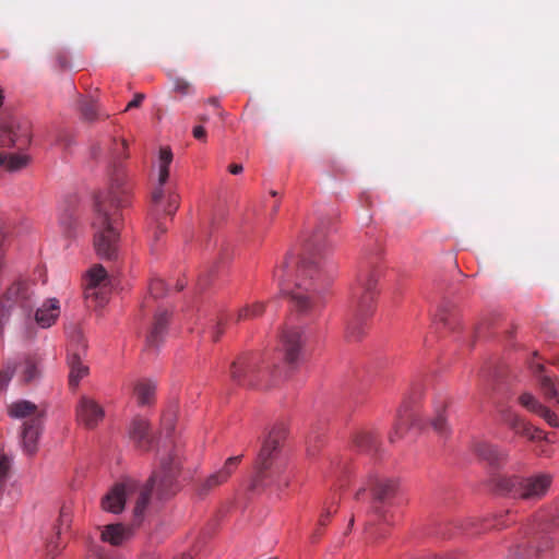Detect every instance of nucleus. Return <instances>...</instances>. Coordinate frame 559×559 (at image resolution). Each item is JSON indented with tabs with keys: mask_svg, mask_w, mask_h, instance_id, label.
Listing matches in <instances>:
<instances>
[{
	"mask_svg": "<svg viewBox=\"0 0 559 559\" xmlns=\"http://www.w3.org/2000/svg\"><path fill=\"white\" fill-rule=\"evenodd\" d=\"M324 239L322 229L314 231L299 259L288 253L273 272L281 293L289 295L295 309L302 314H314L324 304L330 252Z\"/></svg>",
	"mask_w": 559,
	"mask_h": 559,
	"instance_id": "f257e3e1",
	"label": "nucleus"
},
{
	"mask_svg": "<svg viewBox=\"0 0 559 559\" xmlns=\"http://www.w3.org/2000/svg\"><path fill=\"white\" fill-rule=\"evenodd\" d=\"M131 203V186L123 169L117 168L111 175L108 190L95 199L94 248L102 259L118 257L121 210Z\"/></svg>",
	"mask_w": 559,
	"mask_h": 559,
	"instance_id": "f03ea898",
	"label": "nucleus"
},
{
	"mask_svg": "<svg viewBox=\"0 0 559 559\" xmlns=\"http://www.w3.org/2000/svg\"><path fill=\"white\" fill-rule=\"evenodd\" d=\"M180 464L177 454H169L160 460L159 468L153 473L145 486H141L134 479H126L115 485L102 499L103 509L119 513L128 499H134V516L141 518L153 490L159 499H167L176 493Z\"/></svg>",
	"mask_w": 559,
	"mask_h": 559,
	"instance_id": "7ed1b4c3",
	"label": "nucleus"
},
{
	"mask_svg": "<svg viewBox=\"0 0 559 559\" xmlns=\"http://www.w3.org/2000/svg\"><path fill=\"white\" fill-rule=\"evenodd\" d=\"M559 514L537 513L522 526L510 547V559H552L556 543L551 534L559 526Z\"/></svg>",
	"mask_w": 559,
	"mask_h": 559,
	"instance_id": "20e7f679",
	"label": "nucleus"
},
{
	"mask_svg": "<svg viewBox=\"0 0 559 559\" xmlns=\"http://www.w3.org/2000/svg\"><path fill=\"white\" fill-rule=\"evenodd\" d=\"M284 439V427L277 426L269 432L263 441L254 464V473L250 486L252 490L270 486L280 487L288 485V477L285 476L287 463L281 454V444Z\"/></svg>",
	"mask_w": 559,
	"mask_h": 559,
	"instance_id": "39448f33",
	"label": "nucleus"
},
{
	"mask_svg": "<svg viewBox=\"0 0 559 559\" xmlns=\"http://www.w3.org/2000/svg\"><path fill=\"white\" fill-rule=\"evenodd\" d=\"M379 273L365 269L358 274L350 296L352 316L346 323L345 338L357 342L366 333V320L373 313Z\"/></svg>",
	"mask_w": 559,
	"mask_h": 559,
	"instance_id": "423d86ee",
	"label": "nucleus"
},
{
	"mask_svg": "<svg viewBox=\"0 0 559 559\" xmlns=\"http://www.w3.org/2000/svg\"><path fill=\"white\" fill-rule=\"evenodd\" d=\"M493 489L503 496L536 503L544 499L551 488L554 476L547 472L530 475L495 474L491 476Z\"/></svg>",
	"mask_w": 559,
	"mask_h": 559,
	"instance_id": "0eeeda50",
	"label": "nucleus"
},
{
	"mask_svg": "<svg viewBox=\"0 0 559 559\" xmlns=\"http://www.w3.org/2000/svg\"><path fill=\"white\" fill-rule=\"evenodd\" d=\"M269 376L266 368L260 367L259 357L255 355H243L233 361L230 366V379L240 386H269L263 383Z\"/></svg>",
	"mask_w": 559,
	"mask_h": 559,
	"instance_id": "6e6552de",
	"label": "nucleus"
},
{
	"mask_svg": "<svg viewBox=\"0 0 559 559\" xmlns=\"http://www.w3.org/2000/svg\"><path fill=\"white\" fill-rule=\"evenodd\" d=\"M34 305L33 285L25 278L13 280L0 297V310L10 312L13 309H21L29 314Z\"/></svg>",
	"mask_w": 559,
	"mask_h": 559,
	"instance_id": "1a4fd4ad",
	"label": "nucleus"
},
{
	"mask_svg": "<svg viewBox=\"0 0 559 559\" xmlns=\"http://www.w3.org/2000/svg\"><path fill=\"white\" fill-rule=\"evenodd\" d=\"M397 486V480L394 478L371 474L368 476L366 485L357 491L356 498L359 499L362 492L370 490L373 499L372 511L379 518L385 519V510L379 504H384L392 499L396 493Z\"/></svg>",
	"mask_w": 559,
	"mask_h": 559,
	"instance_id": "9d476101",
	"label": "nucleus"
},
{
	"mask_svg": "<svg viewBox=\"0 0 559 559\" xmlns=\"http://www.w3.org/2000/svg\"><path fill=\"white\" fill-rule=\"evenodd\" d=\"M307 337L301 328L286 325L280 335V346L288 365H296L304 353Z\"/></svg>",
	"mask_w": 559,
	"mask_h": 559,
	"instance_id": "9b49d317",
	"label": "nucleus"
},
{
	"mask_svg": "<svg viewBox=\"0 0 559 559\" xmlns=\"http://www.w3.org/2000/svg\"><path fill=\"white\" fill-rule=\"evenodd\" d=\"M264 311V302L253 301L252 304H247L241 307L236 314H222L217 320L216 328L213 333V340L218 341L224 332V329L227 328L230 323H240L254 320L260 318Z\"/></svg>",
	"mask_w": 559,
	"mask_h": 559,
	"instance_id": "f8f14e48",
	"label": "nucleus"
},
{
	"mask_svg": "<svg viewBox=\"0 0 559 559\" xmlns=\"http://www.w3.org/2000/svg\"><path fill=\"white\" fill-rule=\"evenodd\" d=\"M241 460L242 455L228 457L219 469L209 475L199 484V493L206 495L216 487L225 484L233 475V473L237 469V467L241 463Z\"/></svg>",
	"mask_w": 559,
	"mask_h": 559,
	"instance_id": "ddd939ff",
	"label": "nucleus"
},
{
	"mask_svg": "<svg viewBox=\"0 0 559 559\" xmlns=\"http://www.w3.org/2000/svg\"><path fill=\"white\" fill-rule=\"evenodd\" d=\"M107 286V271L100 264L94 265L87 274L85 284V298L97 302L105 300L104 288Z\"/></svg>",
	"mask_w": 559,
	"mask_h": 559,
	"instance_id": "4468645a",
	"label": "nucleus"
},
{
	"mask_svg": "<svg viewBox=\"0 0 559 559\" xmlns=\"http://www.w3.org/2000/svg\"><path fill=\"white\" fill-rule=\"evenodd\" d=\"M152 211L156 215H174L179 207V195L164 186L156 187L151 195Z\"/></svg>",
	"mask_w": 559,
	"mask_h": 559,
	"instance_id": "2eb2a0df",
	"label": "nucleus"
},
{
	"mask_svg": "<svg viewBox=\"0 0 559 559\" xmlns=\"http://www.w3.org/2000/svg\"><path fill=\"white\" fill-rule=\"evenodd\" d=\"M43 425L44 419L40 417L24 420L21 431V444L27 455H34L37 452Z\"/></svg>",
	"mask_w": 559,
	"mask_h": 559,
	"instance_id": "dca6fc26",
	"label": "nucleus"
},
{
	"mask_svg": "<svg viewBox=\"0 0 559 559\" xmlns=\"http://www.w3.org/2000/svg\"><path fill=\"white\" fill-rule=\"evenodd\" d=\"M103 407L93 399L82 396L76 407V416L80 423L87 428H94L104 418Z\"/></svg>",
	"mask_w": 559,
	"mask_h": 559,
	"instance_id": "f3484780",
	"label": "nucleus"
},
{
	"mask_svg": "<svg viewBox=\"0 0 559 559\" xmlns=\"http://www.w3.org/2000/svg\"><path fill=\"white\" fill-rule=\"evenodd\" d=\"M502 421L508 425L516 435L525 437L532 441L543 438L542 430L532 427L520 415L512 411H506L501 415Z\"/></svg>",
	"mask_w": 559,
	"mask_h": 559,
	"instance_id": "a211bd4d",
	"label": "nucleus"
},
{
	"mask_svg": "<svg viewBox=\"0 0 559 559\" xmlns=\"http://www.w3.org/2000/svg\"><path fill=\"white\" fill-rule=\"evenodd\" d=\"M502 421L508 425L516 435L525 437L532 441L543 438L542 430L532 427L520 415L512 411H506L501 415Z\"/></svg>",
	"mask_w": 559,
	"mask_h": 559,
	"instance_id": "6ab92c4d",
	"label": "nucleus"
},
{
	"mask_svg": "<svg viewBox=\"0 0 559 559\" xmlns=\"http://www.w3.org/2000/svg\"><path fill=\"white\" fill-rule=\"evenodd\" d=\"M502 421L508 425L516 435L525 437L532 441L543 438L542 430L532 427L520 415L512 411H506L501 415Z\"/></svg>",
	"mask_w": 559,
	"mask_h": 559,
	"instance_id": "aec40b11",
	"label": "nucleus"
},
{
	"mask_svg": "<svg viewBox=\"0 0 559 559\" xmlns=\"http://www.w3.org/2000/svg\"><path fill=\"white\" fill-rule=\"evenodd\" d=\"M475 454L492 467H501L508 460V451L487 441H479L474 445Z\"/></svg>",
	"mask_w": 559,
	"mask_h": 559,
	"instance_id": "412c9836",
	"label": "nucleus"
},
{
	"mask_svg": "<svg viewBox=\"0 0 559 559\" xmlns=\"http://www.w3.org/2000/svg\"><path fill=\"white\" fill-rule=\"evenodd\" d=\"M60 313V301L57 298H48L36 309L34 319L41 329H48L57 322Z\"/></svg>",
	"mask_w": 559,
	"mask_h": 559,
	"instance_id": "4be33fe9",
	"label": "nucleus"
},
{
	"mask_svg": "<svg viewBox=\"0 0 559 559\" xmlns=\"http://www.w3.org/2000/svg\"><path fill=\"white\" fill-rule=\"evenodd\" d=\"M168 321L169 313L167 310H159L155 313L153 325L146 336V346L148 348H157L164 341Z\"/></svg>",
	"mask_w": 559,
	"mask_h": 559,
	"instance_id": "5701e85b",
	"label": "nucleus"
},
{
	"mask_svg": "<svg viewBox=\"0 0 559 559\" xmlns=\"http://www.w3.org/2000/svg\"><path fill=\"white\" fill-rule=\"evenodd\" d=\"M531 369L538 376L539 386L547 400H556L559 405V380L544 374V365L532 362Z\"/></svg>",
	"mask_w": 559,
	"mask_h": 559,
	"instance_id": "b1692460",
	"label": "nucleus"
},
{
	"mask_svg": "<svg viewBox=\"0 0 559 559\" xmlns=\"http://www.w3.org/2000/svg\"><path fill=\"white\" fill-rule=\"evenodd\" d=\"M129 435L135 445L147 451L151 448L152 435L148 423L143 418H134L131 423Z\"/></svg>",
	"mask_w": 559,
	"mask_h": 559,
	"instance_id": "393cba45",
	"label": "nucleus"
},
{
	"mask_svg": "<svg viewBox=\"0 0 559 559\" xmlns=\"http://www.w3.org/2000/svg\"><path fill=\"white\" fill-rule=\"evenodd\" d=\"M8 413L12 418L17 419L27 420L33 419L34 417H40L44 419V413L38 409L37 405L26 400L12 403L9 406Z\"/></svg>",
	"mask_w": 559,
	"mask_h": 559,
	"instance_id": "a878e982",
	"label": "nucleus"
},
{
	"mask_svg": "<svg viewBox=\"0 0 559 559\" xmlns=\"http://www.w3.org/2000/svg\"><path fill=\"white\" fill-rule=\"evenodd\" d=\"M131 531L122 524L105 525L100 532V539L112 546H120L130 538Z\"/></svg>",
	"mask_w": 559,
	"mask_h": 559,
	"instance_id": "bb28decb",
	"label": "nucleus"
},
{
	"mask_svg": "<svg viewBox=\"0 0 559 559\" xmlns=\"http://www.w3.org/2000/svg\"><path fill=\"white\" fill-rule=\"evenodd\" d=\"M156 384L151 380H140L134 384L133 393L138 404L141 406L150 405L155 397Z\"/></svg>",
	"mask_w": 559,
	"mask_h": 559,
	"instance_id": "cd10ccee",
	"label": "nucleus"
},
{
	"mask_svg": "<svg viewBox=\"0 0 559 559\" xmlns=\"http://www.w3.org/2000/svg\"><path fill=\"white\" fill-rule=\"evenodd\" d=\"M68 364L70 367L69 384L72 389H75L80 381L88 373V368L81 361L79 353L69 356Z\"/></svg>",
	"mask_w": 559,
	"mask_h": 559,
	"instance_id": "c85d7f7f",
	"label": "nucleus"
},
{
	"mask_svg": "<svg viewBox=\"0 0 559 559\" xmlns=\"http://www.w3.org/2000/svg\"><path fill=\"white\" fill-rule=\"evenodd\" d=\"M173 162V152L170 147H160L157 160L158 167V183L157 187H163L169 178V167Z\"/></svg>",
	"mask_w": 559,
	"mask_h": 559,
	"instance_id": "c756f323",
	"label": "nucleus"
},
{
	"mask_svg": "<svg viewBox=\"0 0 559 559\" xmlns=\"http://www.w3.org/2000/svg\"><path fill=\"white\" fill-rule=\"evenodd\" d=\"M0 158L3 169L9 173L20 171L29 163V157L25 154L0 153Z\"/></svg>",
	"mask_w": 559,
	"mask_h": 559,
	"instance_id": "7c9ffc66",
	"label": "nucleus"
},
{
	"mask_svg": "<svg viewBox=\"0 0 559 559\" xmlns=\"http://www.w3.org/2000/svg\"><path fill=\"white\" fill-rule=\"evenodd\" d=\"M353 442L357 450L361 452H370L376 450L378 445L376 435L372 431L367 430L358 431L355 435Z\"/></svg>",
	"mask_w": 559,
	"mask_h": 559,
	"instance_id": "2f4dec72",
	"label": "nucleus"
},
{
	"mask_svg": "<svg viewBox=\"0 0 559 559\" xmlns=\"http://www.w3.org/2000/svg\"><path fill=\"white\" fill-rule=\"evenodd\" d=\"M151 225L148 229L150 239L152 242V250H156L162 236L167 231V226L160 221L159 215L151 212Z\"/></svg>",
	"mask_w": 559,
	"mask_h": 559,
	"instance_id": "473e14b6",
	"label": "nucleus"
},
{
	"mask_svg": "<svg viewBox=\"0 0 559 559\" xmlns=\"http://www.w3.org/2000/svg\"><path fill=\"white\" fill-rule=\"evenodd\" d=\"M39 376V370L37 368V362L32 357H26L22 365L21 370V380L24 383H31Z\"/></svg>",
	"mask_w": 559,
	"mask_h": 559,
	"instance_id": "72a5a7b5",
	"label": "nucleus"
},
{
	"mask_svg": "<svg viewBox=\"0 0 559 559\" xmlns=\"http://www.w3.org/2000/svg\"><path fill=\"white\" fill-rule=\"evenodd\" d=\"M431 426L437 433L441 436L448 435L449 426L447 424L444 404H441L440 407L436 408V416L431 420Z\"/></svg>",
	"mask_w": 559,
	"mask_h": 559,
	"instance_id": "f704fd0d",
	"label": "nucleus"
},
{
	"mask_svg": "<svg viewBox=\"0 0 559 559\" xmlns=\"http://www.w3.org/2000/svg\"><path fill=\"white\" fill-rule=\"evenodd\" d=\"M407 409H406V406H401L397 411V421L394 426V430L392 433H390L389 436V440L391 443H394L396 442L399 439L402 438L403 436V432H404V427L405 425L407 424V419H408V416H407Z\"/></svg>",
	"mask_w": 559,
	"mask_h": 559,
	"instance_id": "c9c22d12",
	"label": "nucleus"
},
{
	"mask_svg": "<svg viewBox=\"0 0 559 559\" xmlns=\"http://www.w3.org/2000/svg\"><path fill=\"white\" fill-rule=\"evenodd\" d=\"M519 403L521 406L536 415H538L544 408V405L534 395L527 392L522 393L519 396Z\"/></svg>",
	"mask_w": 559,
	"mask_h": 559,
	"instance_id": "e433bc0d",
	"label": "nucleus"
},
{
	"mask_svg": "<svg viewBox=\"0 0 559 559\" xmlns=\"http://www.w3.org/2000/svg\"><path fill=\"white\" fill-rule=\"evenodd\" d=\"M11 474V459L5 454H0V496L3 493L7 481Z\"/></svg>",
	"mask_w": 559,
	"mask_h": 559,
	"instance_id": "4c0bfd02",
	"label": "nucleus"
},
{
	"mask_svg": "<svg viewBox=\"0 0 559 559\" xmlns=\"http://www.w3.org/2000/svg\"><path fill=\"white\" fill-rule=\"evenodd\" d=\"M15 142V132L12 127L0 122V147H12Z\"/></svg>",
	"mask_w": 559,
	"mask_h": 559,
	"instance_id": "58836bf2",
	"label": "nucleus"
},
{
	"mask_svg": "<svg viewBox=\"0 0 559 559\" xmlns=\"http://www.w3.org/2000/svg\"><path fill=\"white\" fill-rule=\"evenodd\" d=\"M80 109L85 120L93 121L98 118V108L94 100H83Z\"/></svg>",
	"mask_w": 559,
	"mask_h": 559,
	"instance_id": "ea45409f",
	"label": "nucleus"
},
{
	"mask_svg": "<svg viewBox=\"0 0 559 559\" xmlns=\"http://www.w3.org/2000/svg\"><path fill=\"white\" fill-rule=\"evenodd\" d=\"M15 370H16V365L13 362H8L3 367V369L0 370V391L4 390L8 386Z\"/></svg>",
	"mask_w": 559,
	"mask_h": 559,
	"instance_id": "a19ab883",
	"label": "nucleus"
},
{
	"mask_svg": "<svg viewBox=\"0 0 559 559\" xmlns=\"http://www.w3.org/2000/svg\"><path fill=\"white\" fill-rule=\"evenodd\" d=\"M150 295L154 298H159L164 296L166 292V286L163 280L154 278L151 281L148 286Z\"/></svg>",
	"mask_w": 559,
	"mask_h": 559,
	"instance_id": "79ce46f5",
	"label": "nucleus"
},
{
	"mask_svg": "<svg viewBox=\"0 0 559 559\" xmlns=\"http://www.w3.org/2000/svg\"><path fill=\"white\" fill-rule=\"evenodd\" d=\"M69 337L73 344L78 346V349H85L86 343L83 336L82 331L76 325H73L70 331H68Z\"/></svg>",
	"mask_w": 559,
	"mask_h": 559,
	"instance_id": "37998d69",
	"label": "nucleus"
},
{
	"mask_svg": "<svg viewBox=\"0 0 559 559\" xmlns=\"http://www.w3.org/2000/svg\"><path fill=\"white\" fill-rule=\"evenodd\" d=\"M174 91L176 93H179L181 95H188L192 92L191 84L181 78H175L174 79Z\"/></svg>",
	"mask_w": 559,
	"mask_h": 559,
	"instance_id": "c03bdc74",
	"label": "nucleus"
},
{
	"mask_svg": "<svg viewBox=\"0 0 559 559\" xmlns=\"http://www.w3.org/2000/svg\"><path fill=\"white\" fill-rule=\"evenodd\" d=\"M546 423L551 427H559V418L558 415L550 411L548 407L544 406L543 411L538 414Z\"/></svg>",
	"mask_w": 559,
	"mask_h": 559,
	"instance_id": "a18cd8bd",
	"label": "nucleus"
},
{
	"mask_svg": "<svg viewBox=\"0 0 559 559\" xmlns=\"http://www.w3.org/2000/svg\"><path fill=\"white\" fill-rule=\"evenodd\" d=\"M75 224V218L72 214L66 213L60 217V225L64 228V231L70 235L71 230Z\"/></svg>",
	"mask_w": 559,
	"mask_h": 559,
	"instance_id": "49530a36",
	"label": "nucleus"
},
{
	"mask_svg": "<svg viewBox=\"0 0 559 559\" xmlns=\"http://www.w3.org/2000/svg\"><path fill=\"white\" fill-rule=\"evenodd\" d=\"M128 150V142L126 140H121L119 143H116V147L114 151L115 158H126Z\"/></svg>",
	"mask_w": 559,
	"mask_h": 559,
	"instance_id": "de8ad7c7",
	"label": "nucleus"
},
{
	"mask_svg": "<svg viewBox=\"0 0 559 559\" xmlns=\"http://www.w3.org/2000/svg\"><path fill=\"white\" fill-rule=\"evenodd\" d=\"M144 94L142 93H138L134 95V98L127 105L126 107V111L127 110H130L132 108H136V107H140V105L142 104L143 99H144Z\"/></svg>",
	"mask_w": 559,
	"mask_h": 559,
	"instance_id": "09e8293b",
	"label": "nucleus"
},
{
	"mask_svg": "<svg viewBox=\"0 0 559 559\" xmlns=\"http://www.w3.org/2000/svg\"><path fill=\"white\" fill-rule=\"evenodd\" d=\"M192 134L197 140L205 141L206 139V130L202 126L194 127Z\"/></svg>",
	"mask_w": 559,
	"mask_h": 559,
	"instance_id": "8fccbe9b",
	"label": "nucleus"
},
{
	"mask_svg": "<svg viewBox=\"0 0 559 559\" xmlns=\"http://www.w3.org/2000/svg\"><path fill=\"white\" fill-rule=\"evenodd\" d=\"M56 59L61 69L64 70L70 67L69 58L66 53H58Z\"/></svg>",
	"mask_w": 559,
	"mask_h": 559,
	"instance_id": "3c124183",
	"label": "nucleus"
},
{
	"mask_svg": "<svg viewBox=\"0 0 559 559\" xmlns=\"http://www.w3.org/2000/svg\"><path fill=\"white\" fill-rule=\"evenodd\" d=\"M330 515H331V511H330V509H328L325 512H323V513L321 514V516H320V519H319V525H320V526H325V525H326V523H328V520H329Z\"/></svg>",
	"mask_w": 559,
	"mask_h": 559,
	"instance_id": "603ef678",
	"label": "nucleus"
},
{
	"mask_svg": "<svg viewBox=\"0 0 559 559\" xmlns=\"http://www.w3.org/2000/svg\"><path fill=\"white\" fill-rule=\"evenodd\" d=\"M228 169H229L230 174L238 175L242 171L243 168H242L241 164H231V165H229Z\"/></svg>",
	"mask_w": 559,
	"mask_h": 559,
	"instance_id": "864d4df0",
	"label": "nucleus"
},
{
	"mask_svg": "<svg viewBox=\"0 0 559 559\" xmlns=\"http://www.w3.org/2000/svg\"><path fill=\"white\" fill-rule=\"evenodd\" d=\"M495 521H496L495 524L491 525L492 527L501 528L506 525L502 520V516L497 518Z\"/></svg>",
	"mask_w": 559,
	"mask_h": 559,
	"instance_id": "5fc2aeb1",
	"label": "nucleus"
},
{
	"mask_svg": "<svg viewBox=\"0 0 559 559\" xmlns=\"http://www.w3.org/2000/svg\"><path fill=\"white\" fill-rule=\"evenodd\" d=\"M278 210H280V203L275 202L271 209V213H270L271 217H274L277 214Z\"/></svg>",
	"mask_w": 559,
	"mask_h": 559,
	"instance_id": "6e6d98bb",
	"label": "nucleus"
},
{
	"mask_svg": "<svg viewBox=\"0 0 559 559\" xmlns=\"http://www.w3.org/2000/svg\"><path fill=\"white\" fill-rule=\"evenodd\" d=\"M439 319L440 321L447 326V325H450V320L448 319V317H445L444 314L440 313L439 314Z\"/></svg>",
	"mask_w": 559,
	"mask_h": 559,
	"instance_id": "4d7b16f0",
	"label": "nucleus"
},
{
	"mask_svg": "<svg viewBox=\"0 0 559 559\" xmlns=\"http://www.w3.org/2000/svg\"><path fill=\"white\" fill-rule=\"evenodd\" d=\"M207 103L214 107H218L219 105L218 99L216 97L209 98Z\"/></svg>",
	"mask_w": 559,
	"mask_h": 559,
	"instance_id": "13d9d810",
	"label": "nucleus"
},
{
	"mask_svg": "<svg viewBox=\"0 0 559 559\" xmlns=\"http://www.w3.org/2000/svg\"><path fill=\"white\" fill-rule=\"evenodd\" d=\"M332 466L333 468L335 469L334 472L336 473L338 469H342L343 466H342V462H332Z\"/></svg>",
	"mask_w": 559,
	"mask_h": 559,
	"instance_id": "bf43d9fd",
	"label": "nucleus"
},
{
	"mask_svg": "<svg viewBox=\"0 0 559 559\" xmlns=\"http://www.w3.org/2000/svg\"><path fill=\"white\" fill-rule=\"evenodd\" d=\"M270 194H271L272 197H277V191L272 190V191L270 192Z\"/></svg>",
	"mask_w": 559,
	"mask_h": 559,
	"instance_id": "052dcab7",
	"label": "nucleus"
},
{
	"mask_svg": "<svg viewBox=\"0 0 559 559\" xmlns=\"http://www.w3.org/2000/svg\"><path fill=\"white\" fill-rule=\"evenodd\" d=\"M199 119H200L201 121H203V122L207 121V117H205V116H202V117H200Z\"/></svg>",
	"mask_w": 559,
	"mask_h": 559,
	"instance_id": "680f3d73",
	"label": "nucleus"
},
{
	"mask_svg": "<svg viewBox=\"0 0 559 559\" xmlns=\"http://www.w3.org/2000/svg\"><path fill=\"white\" fill-rule=\"evenodd\" d=\"M48 548H49V551H53V548H56L55 546L52 547V544H48Z\"/></svg>",
	"mask_w": 559,
	"mask_h": 559,
	"instance_id": "e2e57ef3",
	"label": "nucleus"
},
{
	"mask_svg": "<svg viewBox=\"0 0 559 559\" xmlns=\"http://www.w3.org/2000/svg\"><path fill=\"white\" fill-rule=\"evenodd\" d=\"M180 559H191L190 556L183 555Z\"/></svg>",
	"mask_w": 559,
	"mask_h": 559,
	"instance_id": "0e129e2a",
	"label": "nucleus"
},
{
	"mask_svg": "<svg viewBox=\"0 0 559 559\" xmlns=\"http://www.w3.org/2000/svg\"><path fill=\"white\" fill-rule=\"evenodd\" d=\"M469 525H473V522H472V521H467V525H466V527H467V526H469Z\"/></svg>",
	"mask_w": 559,
	"mask_h": 559,
	"instance_id": "69168bd1",
	"label": "nucleus"
},
{
	"mask_svg": "<svg viewBox=\"0 0 559 559\" xmlns=\"http://www.w3.org/2000/svg\"><path fill=\"white\" fill-rule=\"evenodd\" d=\"M3 169L2 159L0 158V169Z\"/></svg>",
	"mask_w": 559,
	"mask_h": 559,
	"instance_id": "338daca9",
	"label": "nucleus"
},
{
	"mask_svg": "<svg viewBox=\"0 0 559 559\" xmlns=\"http://www.w3.org/2000/svg\"><path fill=\"white\" fill-rule=\"evenodd\" d=\"M182 288H183V285H182V284H180V285L178 286V289H179V290H181Z\"/></svg>",
	"mask_w": 559,
	"mask_h": 559,
	"instance_id": "774afa93",
	"label": "nucleus"
}]
</instances>
